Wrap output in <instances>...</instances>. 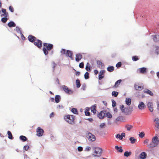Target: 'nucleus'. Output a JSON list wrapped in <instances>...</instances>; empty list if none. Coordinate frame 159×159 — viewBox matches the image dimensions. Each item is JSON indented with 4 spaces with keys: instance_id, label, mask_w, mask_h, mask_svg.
<instances>
[{
    "instance_id": "nucleus-1",
    "label": "nucleus",
    "mask_w": 159,
    "mask_h": 159,
    "mask_svg": "<svg viewBox=\"0 0 159 159\" xmlns=\"http://www.w3.org/2000/svg\"><path fill=\"white\" fill-rule=\"evenodd\" d=\"M43 46L44 47L43 48V51L45 55H47L48 54V50L50 51L53 48V45L50 43H44Z\"/></svg>"
},
{
    "instance_id": "nucleus-2",
    "label": "nucleus",
    "mask_w": 159,
    "mask_h": 159,
    "mask_svg": "<svg viewBox=\"0 0 159 159\" xmlns=\"http://www.w3.org/2000/svg\"><path fill=\"white\" fill-rule=\"evenodd\" d=\"M64 119L70 124H73L74 123L75 117L73 115H66L64 116Z\"/></svg>"
},
{
    "instance_id": "nucleus-3",
    "label": "nucleus",
    "mask_w": 159,
    "mask_h": 159,
    "mask_svg": "<svg viewBox=\"0 0 159 159\" xmlns=\"http://www.w3.org/2000/svg\"><path fill=\"white\" fill-rule=\"evenodd\" d=\"M93 149L94 151L93 155L97 157L100 156L102 152V148L98 147H96L94 148Z\"/></svg>"
},
{
    "instance_id": "nucleus-4",
    "label": "nucleus",
    "mask_w": 159,
    "mask_h": 159,
    "mask_svg": "<svg viewBox=\"0 0 159 159\" xmlns=\"http://www.w3.org/2000/svg\"><path fill=\"white\" fill-rule=\"evenodd\" d=\"M86 137L89 141H94L96 140V137L95 135L90 133L87 134Z\"/></svg>"
},
{
    "instance_id": "nucleus-5",
    "label": "nucleus",
    "mask_w": 159,
    "mask_h": 159,
    "mask_svg": "<svg viewBox=\"0 0 159 159\" xmlns=\"http://www.w3.org/2000/svg\"><path fill=\"white\" fill-rule=\"evenodd\" d=\"M34 43L35 46L39 48H40L42 47V42L39 39H37L35 42H34Z\"/></svg>"
},
{
    "instance_id": "nucleus-6",
    "label": "nucleus",
    "mask_w": 159,
    "mask_h": 159,
    "mask_svg": "<svg viewBox=\"0 0 159 159\" xmlns=\"http://www.w3.org/2000/svg\"><path fill=\"white\" fill-rule=\"evenodd\" d=\"M37 132V135L38 136H41L43 135V134L44 133L43 130L40 128L38 127L36 130Z\"/></svg>"
},
{
    "instance_id": "nucleus-7",
    "label": "nucleus",
    "mask_w": 159,
    "mask_h": 159,
    "mask_svg": "<svg viewBox=\"0 0 159 159\" xmlns=\"http://www.w3.org/2000/svg\"><path fill=\"white\" fill-rule=\"evenodd\" d=\"M62 88L64 91L66 93H67L68 94H71L73 93V91L72 90H70L67 86L63 85L62 86Z\"/></svg>"
},
{
    "instance_id": "nucleus-8",
    "label": "nucleus",
    "mask_w": 159,
    "mask_h": 159,
    "mask_svg": "<svg viewBox=\"0 0 159 159\" xmlns=\"http://www.w3.org/2000/svg\"><path fill=\"white\" fill-rule=\"evenodd\" d=\"M154 122L155 123V130L159 129V118H155L154 120Z\"/></svg>"
},
{
    "instance_id": "nucleus-9",
    "label": "nucleus",
    "mask_w": 159,
    "mask_h": 159,
    "mask_svg": "<svg viewBox=\"0 0 159 159\" xmlns=\"http://www.w3.org/2000/svg\"><path fill=\"white\" fill-rule=\"evenodd\" d=\"M106 111H101L98 114V116L100 119H103L105 116Z\"/></svg>"
},
{
    "instance_id": "nucleus-10",
    "label": "nucleus",
    "mask_w": 159,
    "mask_h": 159,
    "mask_svg": "<svg viewBox=\"0 0 159 159\" xmlns=\"http://www.w3.org/2000/svg\"><path fill=\"white\" fill-rule=\"evenodd\" d=\"M134 88L136 90H141L143 89V85L142 84L140 85L139 84H134Z\"/></svg>"
},
{
    "instance_id": "nucleus-11",
    "label": "nucleus",
    "mask_w": 159,
    "mask_h": 159,
    "mask_svg": "<svg viewBox=\"0 0 159 159\" xmlns=\"http://www.w3.org/2000/svg\"><path fill=\"white\" fill-rule=\"evenodd\" d=\"M66 55L67 57H69L72 60L73 59V53L72 51L69 50H67L66 54Z\"/></svg>"
},
{
    "instance_id": "nucleus-12",
    "label": "nucleus",
    "mask_w": 159,
    "mask_h": 159,
    "mask_svg": "<svg viewBox=\"0 0 159 159\" xmlns=\"http://www.w3.org/2000/svg\"><path fill=\"white\" fill-rule=\"evenodd\" d=\"M120 108L122 111V112L126 114H128V112L127 111V109L126 107H124L123 105H121L120 106Z\"/></svg>"
},
{
    "instance_id": "nucleus-13",
    "label": "nucleus",
    "mask_w": 159,
    "mask_h": 159,
    "mask_svg": "<svg viewBox=\"0 0 159 159\" xmlns=\"http://www.w3.org/2000/svg\"><path fill=\"white\" fill-rule=\"evenodd\" d=\"M28 39L29 41L31 42H34L37 39L34 36L30 35L29 36Z\"/></svg>"
},
{
    "instance_id": "nucleus-14",
    "label": "nucleus",
    "mask_w": 159,
    "mask_h": 159,
    "mask_svg": "<svg viewBox=\"0 0 159 159\" xmlns=\"http://www.w3.org/2000/svg\"><path fill=\"white\" fill-rule=\"evenodd\" d=\"M82 56L80 53L77 54L75 55V61L78 62L82 58Z\"/></svg>"
},
{
    "instance_id": "nucleus-15",
    "label": "nucleus",
    "mask_w": 159,
    "mask_h": 159,
    "mask_svg": "<svg viewBox=\"0 0 159 159\" xmlns=\"http://www.w3.org/2000/svg\"><path fill=\"white\" fill-rule=\"evenodd\" d=\"M125 134L124 133H122L121 135L118 134L116 135V137L117 139H119L120 140H122L123 137H125Z\"/></svg>"
},
{
    "instance_id": "nucleus-16",
    "label": "nucleus",
    "mask_w": 159,
    "mask_h": 159,
    "mask_svg": "<svg viewBox=\"0 0 159 159\" xmlns=\"http://www.w3.org/2000/svg\"><path fill=\"white\" fill-rule=\"evenodd\" d=\"M2 11L3 14L1 15V16H4L5 17H7L8 16V12H6V10L5 9L2 8Z\"/></svg>"
},
{
    "instance_id": "nucleus-17",
    "label": "nucleus",
    "mask_w": 159,
    "mask_h": 159,
    "mask_svg": "<svg viewBox=\"0 0 159 159\" xmlns=\"http://www.w3.org/2000/svg\"><path fill=\"white\" fill-rule=\"evenodd\" d=\"M157 139V136H155L153 138L152 140V142L154 143H153L156 144L157 145L159 142V140Z\"/></svg>"
},
{
    "instance_id": "nucleus-18",
    "label": "nucleus",
    "mask_w": 159,
    "mask_h": 159,
    "mask_svg": "<svg viewBox=\"0 0 159 159\" xmlns=\"http://www.w3.org/2000/svg\"><path fill=\"white\" fill-rule=\"evenodd\" d=\"M147 154L145 152H142L139 155V157L141 159H145L147 157Z\"/></svg>"
},
{
    "instance_id": "nucleus-19",
    "label": "nucleus",
    "mask_w": 159,
    "mask_h": 159,
    "mask_svg": "<svg viewBox=\"0 0 159 159\" xmlns=\"http://www.w3.org/2000/svg\"><path fill=\"white\" fill-rule=\"evenodd\" d=\"M148 106L149 108L150 111L151 112H152L153 110L152 103L151 102H148Z\"/></svg>"
},
{
    "instance_id": "nucleus-20",
    "label": "nucleus",
    "mask_w": 159,
    "mask_h": 159,
    "mask_svg": "<svg viewBox=\"0 0 159 159\" xmlns=\"http://www.w3.org/2000/svg\"><path fill=\"white\" fill-rule=\"evenodd\" d=\"M125 128L127 131H130L133 128V126L132 125L127 124L125 126Z\"/></svg>"
},
{
    "instance_id": "nucleus-21",
    "label": "nucleus",
    "mask_w": 159,
    "mask_h": 159,
    "mask_svg": "<svg viewBox=\"0 0 159 159\" xmlns=\"http://www.w3.org/2000/svg\"><path fill=\"white\" fill-rule=\"evenodd\" d=\"M96 104L92 106L91 107V110L92 112L94 114H95L96 113L97 110H96Z\"/></svg>"
},
{
    "instance_id": "nucleus-22",
    "label": "nucleus",
    "mask_w": 159,
    "mask_h": 159,
    "mask_svg": "<svg viewBox=\"0 0 159 159\" xmlns=\"http://www.w3.org/2000/svg\"><path fill=\"white\" fill-rule=\"evenodd\" d=\"M90 109L88 107H87L85 109L84 113L85 114L86 116H90V113L89 112Z\"/></svg>"
},
{
    "instance_id": "nucleus-23",
    "label": "nucleus",
    "mask_w": 159,
    "mask_h": 159,
    "mask_svg": "<svg viewBox=\"0 0 159 159\" xmlns=\"http://www.w3.org/2000/svg\"><path fill=\"white\" fill-rule=\"evenodd\" d=\"M152 142L147 145V146L150 148H154L157 146L156 144L153 143Z\"/></svg>"
},
{
    "instance_id": "nucleus-24",
    "label": "nucleus",
    "mask_w": 159,
    "mask_h": 159,
    "mask_svg": "<svg viewBox=\"0 0 159 159\" xmlns=\"http://www.w3.org/2000/svg\"><path fill=\"white\" fill-rule=\"evenodd\" d=\"M145 107V105L143 102H141L138 105V108L139 109H143Z\"/></svg>"
},
{
    "instance_id": "nucleus-25",
    "label": "nucleus",
    "mask_w": 159,
    "mask_h": 159,
    "mask_svg": "<svg viewBox=\"0 0 159 159\" xmlns=\"http://www.w3.org/2000/svg\"><path fill=\"white\" fill-rule=\"evenodd\" d=\"M143 92L144 93L148 94L151 96H153V93L150 90L147 89L144 90Z\"/></svg>"
},
{
    "instance_id": "nucleus-26",
    "label": "nucleus",
    "mask_w": 159,
    "mask_h": 159,
    "mask_svg": "<svg viewBox=\"0 0 159 159\" xmlns=\"http://www.w3.org/2000/svg\"><path fill=\"white\" fill-rule=\"evenodd\" d=\"M91 68V67L90 64L89 63H87L86 64L85 67L86 70L88 71H90Z\"/></svg>"
},
{
    "instance_id": "nucleus-27",
    "label": "nucleus",
    "mask_w": 159,
    "mask_h": 159,
    "mask_svg": "<svg viewBox=\"0 0 159 159\" xmlns=\"http://www.w3.org/2000/svg\"><path fill=\"white\" fill-rule=\"evenodd\" d=\"M8 26L10 27H15L16 26L15 24L12 21H10L8 24Z\"/></svg>"
},
{
    "instance_id": "nucleus-28",
    "label": "nucleus",
    "mask_w": 159,
    "mask_h": 159,
    "mask_svg": "<svg viewBox=\"0 0 159 159\" xmlns=\"http://www.w3.org/2000/svg\"><path fill=\"white\" fill-rule=\"evenodd\" d=\"M131 100L130 98H126L125 99L126 104L128 106H129L131 104Z\"/></svg>"
},
{
    "instance_id": "nucleus-29",
    "label": "nucleus",
    "mask_w": 159,
    "mask_h": 159,
    "mask_svg": "<svg viewBox=\"0 0 159 159\" xmlns=\"http://www.w3.org/2000/svg\"><path fill=\"white\" fill-rule=\"evenodd\" d=\"M115 148L118 152H123V150L122 149L121 147H119L118 146H116L115 147Z\"/></svg>"
},
{
    "instance_id": "nucleus-30",
    "label": "nucleus",
    "mask_w": 159,
    "mask_h": 159,
    "mask_svg": "<svg viewBox=\"0 0 159 159\" xmlns=\"http://www.w3.org/2000/svg\"><path fill=\"white\" fill-rule=\"evenodd\" d=\"M61 99L60 96L58 95H57L55 96V101L56 103H58Z\"/></svg>"
},
{
    "instance_id": "nucleus-31",
    "label": "nucleus",
    "mask_w": 159,
    "mask_h": 159,
    "mask_svg": "<svg viewBox=\"0 0 159 159\" xmlns=\"http://www.w3.org/2000/svg\"><path fill=\"white\" fill-rule=\"evenodd\" d=\"M121 81L122 80H117L116 82L114 85L115 87H117L121 83Z\"/></svg>"
},
{
    "instance_id": "nucleus-32",
    "label": "nucleus",
    "mask_w": 159,
    "mask_h": 159,
    "mask_svg": "<svg viewBox=\"0 0 159 159\" xmlns=\"http://www.w3.org/2000/svg\"><path fill=\"white\" fill-rule=\"evenodd\" d=\"M146 69L144 67H142L140 69V72L141 73L144 74L146 72Z\"/></svg>"
},
{
    "instance_id": "nucleus-33",
    "label": "nucleus",
    "mask_w": 159,
    "mask_h": 159,
    "mask_svg": "<svg viewBox=\"0 0 159 159\" xmlns=\"http://www.w3.org/2000/svg\"><path fill=\"white\" fill-rule=\"evenodd\" d=\"M114 70V68L113 66H109L107 68L108 71L111 72H112Z\"/></svg>"
},
{
    "instance_id": "nucleus-34",
    "label": "nucleus",
    "mask_w": 159,
    "mask_h": 159,
    "mask_svg": "<svg viewBox=\"0 0 159 159\" xmlns=\"http://www.w3.org/2000/svg\"><path fill=\"white\" fill-rule=\"evenodd\" d=\"M7 134L8 135V138L9 139H13V137L12 136V134L11 132L10 131H7Z\"/></svg>"
},
{
    "instance_id": "nucleus-35",
    "label": "nucleus",
    "mask_w": 159,
    "mask_h": 159,
    "mask_svg": "<svg viewBox=\"0 0 159 159\" xmlns=\"http://www.w3.org/2000/svg\"><path fill=\"white\" fill-rule=\"evenodd\" d=\"M129 140L130 141V143L132 144H134L136 141V139L133 137L130 138Z\"/></svg>"
},
{
    "instance_id": "nucleus-36",
    "label": "nucleus",
    "mask_w": 159,
    "mask_h": 159,
    "mask_svg": "<svg viewBox=\"0 0 159 159\" xmlns=\"http://www.w3.org/2000/svg\"><path fill=\"white\" fill-rule=\"evenodd\" d=\"M20 139L23 142L26 141L27 139L26 137L23 135H21L20 137Z\"/></svg>"
},
{
    "instance_id": "nucleus-37",
    "label": "nucleus",
    "mask_w": 159,
    "mask_h": 159,
    "mask_svg": "<svg viewBox=\"0 0 159 159\" xmlns=\"http://www.w3.org/2000/svg\"><path fill=\"white\" fill-rule=\"evenodd\" d=\"M76 83L77 87L78 88H80V86L81 84L80 82V80L79 79L76 80Z\"/></svg>"
},
{
    "instance_id": "nucleus-38",
    "label": "nucleus",
    "mask_w": 159,
    "mask_h": 159,
    "mask_svg": "<svg viewBox=\"0 0 159 159\" xmlns=\"http://www.w3.org/2000/svg\"><path fill=\"white\" fill-rule=\"evenodd\" d=\"M131 154V152H128V151H126L124 153V155L125 156L128 157Z\"/></svg>"
},
{
    "instance_id": "nucleus-39",
    "label": "nucleus",
    "mask_w": 159,
    "mask_h": 159,
    "mask_svg": "<svg viewBox=\"0 0 159 159\" xmlns=\"http://www.w3.org/2000/svg\"><path fill=\"white\" fill-rule=\"evenodd\" d=\"M153 39L155 42H157L158 40L159 39V36L157 35H155L154 36Z\"/></svg>"
},
{
    "instance_id": "nucleus-40",
    "label": "nucleus",
    "mask_w": 159,
    "mask_h": 159,
    "mask_svg": "<svg viewBox=\"0 0 159 159\" xmlns=\"http://www.w3.org/2000/svg\"><path fill=\"white\" fill-rule=\"evenodd\" d=\"M71 112L74 114H78V112L77 109L75 108H72L71 109Z\"/></svg>"
},
{
    "instance_id": "nucleus-41",
    "label": "nucleus",
    "mask_w": 159,
    "mask_h": 159,
    "mask_svg": "<svg viewBox=\"0 0 159 159\" xmlns=\"http://www.w3.org/2000/svg\"><path fill=\"white\" fill-rule=\"evenodd\" d=\"M89 73L88 72H85L84 75V78L85 79H87L89 78Z\"/></svg>"
},
{
    "instance_id": "nucleus-42",
    "label": "nucleus",
    "mask_w": 159,
    "mask_h": 159,
    "mask_svg": "<svg viewBox=\"0 0 159 159\" xmlns=\"http://www.w3.org/2000/svg\"><path fill=\"white\" fill-rule=\"evenodd\" d=\"M118 94V93L117 92L113 91L112 93V96H114L115 97H116Z\"/></svg>"
},
{
    "instance_id": "nucleus-43",
    "label": "nucleus",
    "mask_w": 159,
    "mask_h": 159,
    "mask_svg": "<svg viewBox=\"0 0 159 159\" xmlns=\"http://www.w3.org/2000/svg\"><path fill=\"white\" fill-rule=\"evenodd\" d=\"M61 52L62 54H66V50L65 49H61Z\"/></svg>"
},
{
    "instance_id": "nucleus-44",
    "label": "nucleus",
    "mask_w": 159,
    "mask_h": 159,
    "mask_svg": "<svg viewBox=\"0 0 159 159\" xmlns=\"http://www.w3.org/2000/svg\"><path fill=\"white\" fill-rule=\"evenodd\" d=\"M132 60L134 61H136L139 60V58L138 56H135L132 57Z\"/></svg>"
},
{
    "instance_id": "nucleus-45",
    "label": "nucleus",
    "mask_w": 159,
    "mask_h": 159,
    "mask_svg": "<svg viewBox=\"0 0 159 159\" xmlns=\"http://www.w3.org/2000/svg\"><path fill=\"white\" fill-rule=\"evenodd\" d=\"M7 20V17L2 18L1 19L3 23H6Z\"/></svg>"
},
{
    "instance_id": "nucleus-46",
    "label": "nucleus",
    "mask_w": 159,
    "mask_h": 159,
    "mask_svg": "<svg viewBox=\"0 0 159 159\" xmlns=\"http://www.w3.org/2000/svg\"><path fill=\"white\" fill-rule=\"evenodd\" d=\"M106 116L109 118H111L112 117L111 114L109 112L106 113Z\"/></svg>"
},
{
    "instance_id": "nucleus-47",
    "label": "nucleus",
    "mask_w": 159,
    "mask_h": 159,
    "mask_svg": "<svg viewBox=\"0 0 159 159\" xmlns=\"http://www.w3.org/2000/svg\"><path fill=\"white\" fill-rule=\"evenodd\" d=\"M144 135L145 134L143 132H142L140 133L139 135L140 137L143 138L144 136Z\"/></svg>"
},
{
    "instance_id": "nucleus-48",
    "label": "nucleus",
    "mask_w": 159,
    "mask_h": 159,
    "mask_svg": "<svg viewBox=\"0 0 159 159\" xmlns=\"http://www.w3.org/2000/svg\"><path fill=\"white\" fill-rule=\"evenodd\" d=\"M121 66V63L120 62H118L116 65V66L117 67L119 68Z\"/></svg>"
},
{
    "instance_id": "nucleus-49",
    "label": "nucleus",
    "mask_w": 159,
    "mask_h": 159,
    "mask_svg": "<svg viewBox=\"0 0 159 159\" xmlns=\"http://www.w3.org/2000/svg\"><path fill=\"white\" fill-rule=\"evenodd\" d=\"M79 67L81 68H83L84 67V63L83 62H82L80 63L79 65Z\"/></svg>"
},
{
    "instance_id": "nucleus-50",
    "label": "nucleus",
    "mask_w": 159,
    "mask_h": 159,
    "mask_svg": "<svg viewBox=\"0 0 159 159\" xmlns=\"http://www.w3.org/2000/svg\"><path fill=\"white\" fill-rule=\"evenodd\" d=\"M112 106L113 107H114L116 105V102L114 100H112Z\"/></svg>"
},
{
    "instance_id": "nucleus-51",
    "label": "nucleus",
    "mask_w": 159,
    "mask_h": 159,
    "mask_svg": "<svg viewBox=\"0 0 159 159\" xmlns=\"http://www.w3.org/2000/svg\"><path fill=\"white\" fill-rule=\"evenodd\" d=\"M104 75L99 74L98 79L99 80H101L104 77Z\"/></svg>"
},
{
    "instance_id": "nucleus-52",
    "label": "nucleus",
    "mask_w": 159,
    "mask_h": 159,
    "mask_svg": "<svg viewBox=\"0 0 159 159\" xmlns=\"http://www.w3.org/2000/svg\"><path fill=\"white\" fill-rule=\"evenodd\" d=\"M123 117L122 116H119L117 117L116 119V120L117 121H120L121 119H122Z\"/></svg>"
},
{
    "instance_id": "nucleus-53",
    "label": "nucleus",
    "mask_w": 159,
    "mask_h": 159,
    "mask_svg": "<svg viewBox=\"0 0 159 159\" xmlns=\"http://www.w3.org/2000/svg\"><path fill=\"white\" fill-rule=\"evenodd\" d=\"M105 71L104 70H101L99 74L104 75V74L105 73Z\"/></svg>"
},
{
    "instance_id": "nucleus-54",
    "label": "nucleus",
    "mask_w": 159,
    "mask_h": 159,
    "mask_svg": "<svg viewBox=\"0 0 159 159\" xmlns=\"http://www.w3.org/2000/svg\"><path fill=\"white\" fill-rule=\"evenodd\" d=\"M9 10L11 12H14L13 8L11 6H10L9 7Z\"/></svg>"
},
{
    "instance_id": "nucleus-55",
    "label": "nucleus",
    "mask_w": 159,
    "mask_h": 159,
    "mask_svg": "<svg viewBox=\"0 0 159 159\" xmlns=\"http://www.w3.org/2000/svg\"><path fill=\"white\" fill-rule=\"evenodd\" d=\"M29 148V146L27 145L25 146L24 147V148L25 151H27Z\"/></svg>"
},
{
    "instance_id": "nucleus-56",
    "label": "nucleus",
    "mask_w": 159,
    "mask_h": 159,
    "mask_svg": "<svg viewBox=\"0 0 159 159\" xmlns=\"http://www.w3.org/2000/svg\"><path fill=\"white\" fill-rule=\"evenodd\" d=\"M91 149V147H87L85 149V150L87 151H89Z\"/></svg>"
},
{
    "instance_id": "nucleus-57",
    "label": "nucleus",
    "mask_w": 159,
    "mask_h": 159,
    "mask_svg": "<svg viewBox=\"0 0 159 159\" xmlns=\"http://www.w3.org/2000/svg\"><path fill=\"white\" fill-rule=\"evenodd\" d=\"M78 151L81 152L83 150V148L81 147H78Z\"/></svg>"
},
{
    "instance_id": "nucleus-58",
    "label": "nucleus",
    "mask_w": 159,
    "mask_h": 159,
    "mask_svg": "<svg viewBox=\"0 0 159 159\" xmlns=\"http://www.w3.org/2000/svg\"><path fill=\"white\" fill-rule=\"evenodd\" d=\"M16 30L17 32H21L20 30V28L19 27H16Z\"/></svg>"
},
{
    "instance_id": "nucleus-59",
    "label": "nucleus",
    "mask_w": 159,
    "mask_h": 159,
    "mask_svg": "<svg viewBox=\"0 0 159 159\" xmlns=\"http://www.w3.org/2000/svg\"><path fill=\"white\" fill-rule=\"evenodd\" d=\"M52 67L53 68V69H54L55 67L57 66V64H56L54 62H52Z\"/></svg>"
},
{
    "instance_id": "nucleus-60",
    "label": "nucleus",
    "mask_w": 159,
    "mask_h": 159,
    "mask_svg": "<svg viewBox=\"0 0 159 159\" xmlns=\"http://www.w3.org/2000/svg\"><path fill=\"white\" fill-rule=\"evenodd\" d=\"M149 141V140L148 139H146L143 142V143L144 144L148 143Z\"/></svg>"
},
{
    "instance_id": "nucleus-61",
    "label": "nucleus",
    "mask_w": 159,
    "mask_h": 159,
    "mask_svg": "<svg viewBox=\"0 0 159 159\" xmlns=\"http://www.w3.org/2000/svg\"><path fill=\"white\" fill-rule=\"evenodd\" d=\"M105 125V124L104 123H101L100 125V127L101 128H103Z\"/></svg>"
},
{
    "instance_id": "nucleus-62",
    "label": "nucleus",
    "mask_w": 159,
    "mask_h": 159,
    "mask_svg": "<svg viewBox=\"0 0 159 159\" xmlns=\"http://www.w3.org/2000/svg\"><path fill=\"white\" fill-rule=\"evenodd\" d=\"M94 73L95 75H97L98 73V70H94Z\"/></svg>"
},
{
    "instance_id": "nucleus-63",
    "label": "nucleus",
    "mask_w": 159,
    "mask_h": 159,
    "mask_svg": "<svg viewBox=\"0 0 159 159\" xmlns=\"http://www.w3.org/2000/svg\"><path fill=\"white\" fill-rule=\"evenodd\" d=\"M86 120H88L89 121L91 122H92L93 120V119L91 118H88V119H87Z\"/></svg>"
},
{
    "instance_id": "nucleus-64",
    "label": "nucleus",
    "mask_w": 159,
    "mask_h": 159,
    "mask_svg": "<svg viewBox=\"0 0 159 159\" xmlns=\"http://www.w3.org/2000/svg\"><path fill=\"white\" fill-rule=\"evenodd\" d=\"M157 109L158 110H159V102H157Z\"/></svg>"
}]
</instances>
